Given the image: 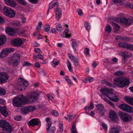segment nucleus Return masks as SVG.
Listing matches in <instances>:
<instances>
[{
  "instance_id": "obj_48",
  "label": "nucleus",
  "mask_w": 133,
  "mask_h": 133,
  "mask_svg": "<svg viewBox=\"0 0 133 133\" xmlns=\"http://www.w3.org/2000/svg\"><path fill=\"white\" fill-rule=\"evenodd\" d=\"M75 116L71 115H68V118L69 121L70 122L73 119H74Z\"/></svg>"
},
{
  "instance_id": "obj_35",
  "label": "nucleus",
  "mask_w": 133,
  "mask_h": 133,
  "mask_svg": "<svg viewBox=\"0 0 133 133\" xmlns=\"http://www.w3.org/2000/svg\"><path fill=\"white\" fill-rule=\"evenodd\" d=\"M27 107L28 112L33 111L35 110V107L34 106H30Z\"/></svg>"
},
{
  "instance_id": "obj_23",
  "label": "nucleus",
  "mask_w": 133,
  "mask_h": 133,
  "mask_svg": "<svg viewBox=\"0 0 133 133\" xmlns=\"http://www.w3.org/2000/svg\"><path fill=\"white\" fill-rule=\"evenodd\" d=\"M11 9V8L8 7H4L3 8V13L5 15L7 16Z\"/></svg>"
},
{
  "instance_id": "obj_20",
  "label": "nucleus",
  "mask_w": 133,
  "mask_h": 133,
  "mask_svg": "<svg viewBox=\"0 0 133 133\" xmlns=\"http://www.w3.org/2000/svg\"><path fill=\"white\" fill-rule=\"evenodd\" d=\"M0 112L5 117L8 116V113L5 107L0 106Z\"/></svg>"
},
{
  "instance_id": "obj_9",
  "label": "nucleus",
  "mask_w": 133,
  "mask_h": 133,
  "mask_svg": "<svg viewBox=\"0 0 133 133\" xmlns=\"http://www.w3.org/2000/svg\"><path fill=\"white\" fill-rule=\"evenodd\" d=\"M12 44L15 47H19L22 45L23 43L22 39L17 38L13 39L11 41Z\"/></svg>"
},
{
  "instance_id": "obj_27",
  "label": "nucleus",
  "mask_w": 133,
  "mask_h": 133,
  "mask_svg": "<svg viewBox=\"0 0 133 133\" xmlns=\"http://www.w3.org/2000/svg\"><path fill=\"white\" fill-rule=\"evenodd\" d=\"M71 44L74 50L76 52V49L78 45L77 43L75 41H73L72 42Z\"/></svg>"
},
{
  "instance_id": "obj_55",
  "label": "nucleus",
  "mask_w": 133,
  "mask_h": 133,
  "mask_svg": "<svg viewBox=\"0 0 133 133\" xmlns=\"http://www.w3.org/2000/svg\"><path fill=\"white\" fill-rule=\"evenodd\" d=\"M31 65V64L30 63L28 62H25L24 63V64L23 65V66H29Z\"/></svg>"
},
{
  "instance_id": "obj_39",
  "label": "nucleus",
  "mask_w": 133,
  "mask_h": 133,
  "mask_svg": "<svg viewBox=\"0 0 133 133\" xmlns=\"http://www.w3.org/2000/svg\"><path fill=\"white\" fill-rule=\"evenodd\" d=\"M56 28L57 30L60 32H61L62 31V26L60 24H57L56 25Z\"/></svg>"
},
{
  "instance_id": "obj_42",
  "label": "nucleus",
  "mask_w": 133,
  "mask_h": 133,
  "mask_svg": "<svg viewBox=\"0 0 133 133\" xmlns=\"http://www.w3.org/2000/svg\"><path fill=\"white\" fill-rule=\"evenodd\" d=\"M85 27L87 30L89 31L90 29V26L89 24L87 22H85Z\"/></svg>"
},
{
  "instance_id": "obj_38",
  "label": "nucleus",
  "mask_w": 133,
  "mask_h": 133,
  "mask_svg": "<svg viewBox=\"0 0 133 133\" xmlns=\"http://www.w3.org/2000/svg\"><path fill=\"white\" fill-rule=\"evenodd\" d=\"M6 93V91L3 88H0V95H4Z\"/></svg>"
},
{
  "instance_id": "obj_50",
  "label": "nucleus",
  "mask_w": 133,
  "mask_h": 133,
  "mask_svg": "<svg viewBox=\"0 0 133 133\" xmlns=\"http://www.w3.org/2000/svg\"><path fill=\"white\" fill-rule=\"evenodd\" d=\"M52 115L55 116H57L58 115V112L56 110H54L52 111Z\"/></svg>"
},
{
  "instance_id": "obj_52",
  "label": "nucleus",
  "mask_w": 133,
  "mask_h": 133,
  "mask_svg": "<svg viewBox=\"0 0 133 133\" xmlns=\"http://www.w3.org/2000/svg\"><path fill=\"white\" fill-rule=\"evenodd\" d=\"M42 25V22H39L38 23V25L37 26L36 29L37 30H38L39 29H40L41 27V25Z\"/></svg>"
},
{
  "instance_id": "obj_5",
  "label": "nucleus",
  "mask_w": 133,
  "mask_h": 133,
  "mask_svg": "<svg viewBox=\"0 0 133 133\" xmlns=\"http://www.w3.org/2000/svg\"><path fill=\"white\" fill-rule=\"evenodd\" d=\"M20 60V57L19 54L15 53L14 54L11 58L10 63L14 66H17L19 64Z\"/></svg>"
},
{
  "instance_id": "obj_54",
  "label": "nucleus",
  "mask_w": 133,
  "mask_h": 133,
  "mask_svg": "<svg viewBox=\"0 0 133 133\" xmlns=\"http://www.w3.org/2000/svg\"><path fill=\"white\" fill-rule=\"evenodd\" d=\"M77 12L78 15L81 16H82L83 14L82 11L80 9L77 10Z\"/></svg>"
},
{
  "instance_id": "obj_10",
  "label": "nucleus",
  "mask_w": 133,
  "mask_h": 133,
  "mask_svg": "<svg viewBox=\"0 0 133 133\" xmlns=\"http://www.w3.org/2000/svg\"><path fill=\"white\" fill-rule=\"evenodd\" d=\"M119 19L121 23L125 25H130L132 22V20L130 18L121 17Z\"/></svg>"
},
{
  "instance_id": "obj_32",
  "label": "nucleus",
  "mask_w": 133,
  "mask_h": 133,
  "mask_svg": "<svg viewBox=\"0 0 133 133\" xmlns=\"http://www.w3.org/2000/svg\"><path fill=\"white\" fill-rule=\"evenodd\" d=\"M125 48L133 50V45L127 43Z\"/></svg>"
},
{
  "instance_id": "obj_43",
  "label": "nucleus",
  "mask_w": 133,
  "mask_h": 133,
  "mask_svg": "<svg viewBox=\"0 0 133 133\" xmlns=\"http://www.w3.org/2000/svg\"><path fill=\"white\" fill-rule=\"evenodd\" d=\"M89 49L88 48H85L84 50V52L85 54L87 55H89Z\"/></svg>"
},
{
  "instance_id": "obj_16",
  "label": "nucleus",
  "mask_w": 133,
  "mask_h": 133,
  "mask_svg": "<svg viewBox=\"0 0 133 133\" xmlns=\"http://www.w3.org/2000/svg\"><path fill=\"white\" fill-rule=\"evenodd\" d=\"M97 110L99 114L101 115H104V109L101 104H98L96 105Z\"/></svg>"
},
{
  "instance_id": "obj_28",
  "label": "nucleus",
  "mask_w": 133,
  "mask_h": 133,
  "mask_svg": "<svg viewBox=\"0 0 133 133\" xmlns=\"http://www.w3.org/2000/svg\"><path fill=\"white\" fill-rule=\"evenodd\" d=\"M69 30L68 28H67L65 29L64 32L63 33V36L65 37H70L71 36V35L68 34Z\"/></svg>"
},
{
  "instance_id": "obj_49",
  "label": "nucleus",
  "mask_w": 133,
  "mask_h": 133,
  "mask_svg": "<svg viewBox=\"0 0 133 133\" xmlns=\"http://www.w3.org/2000/svg\"><path fill=\"white\" fill-rule=\"evenodd\" d=\"M50 26L49 25H47L46 27L44 28V31L46 32L48 31L50 29Z\"/></svg>"
},
{
  "instance_id": "obj_22",
  "label": "nucleus",
  "mask_w": 133,
  "mask_h": 133,
  "mask_svg": "<svg viewBox=\"0 0 133 133\" xmlns=\"http://www.w3.org/2000/svg\"><path fill=\"white\" fill-rule=\"evenodd\" d=\"M112 25L114 28V32L116 33H117L119 29L120 26L115 23H112Z\"/></svg>"
},
{
  "instance_id": "obj_40",
  "label": "nucleus",
  "mask_w": 133,
  "mask_h": 133,
  "mask_svg": "<svg viewBox=\"0 0 133 133\" xmlns=\"http://www.w3.org/2000/svg\"><path fill=\"white\" fill-rule=\"evenodd\" d=\"M58 126L60 132H62L63 131V124L62 123H59L58 124Z\"/></svg>"
},
{
  "instance_id": "obj_26",
  "label": "nucleus",
  "mask_w": 133,
  "mask_h": 133,
  "mask_svg": "<svg viewBox=\"0 0 133 133\" xmlns=\"http://www.w3.org/2000/svg\"><path fill=\"white\" fill-rule=\"evenodd\" d=\"M15 15V12L11 9L10 12L8 14L7 16L9 18H12L14 17Z\"/></svg>"
},
{
  "instance_id": "obj_41",
  "label": "nucleus",
  "mask_w": 133,
  "mask_h": 133,
  "mask_svg": "<svg viewBox=\"0 0 133 133\" xmlns=\"http://www.w3.org/2000/svg\"><path fill=\"white\" fill-rule=\"evenodd\" d=\"M120 39L122 41H130V38L128 37H122L120 38Z\"/></svg>"
},
{
  "instance_id": "obj_7",
  "label": "nucleus",
  "mask_w": 133,
  "mask_h": 133,
  "mask_svg": "<svg viewBox=\"0 0 133 133\" xmlns=\"http://www.w3.org/2000/svg\"><path fill=\"white\" fill-rule=\"evenodd\" d=\"M39 94L36 92L31 93L28 96L29 101L31 103H34L38 99V97Z\"/></svg>"
},
{
  "instance_id": "obj_21",
  "label": "nucleus",
  "mask_w": 133,
  "mask_h": 133,
  "mask_svg": "<svg viewBox=\"0 0 133 133\" xmlns=\"http://www.w3.org/2000/svg\"><path fill=\"white\" fill-rule=\"evenodd\" d=\"M7 48L3 50L0 54V57L3 58L9 54Z\"/></svg>"
},
{
  "instance_id": "obj_4",
  "label": "nucleus",
  "mask_w": 133,
  "mask_h": 133,
  "mask_svg": "<svg viewBox=\"0 0 133 133\" xmlns=\"http://www.w3.org/2000/svg\"><path fill=\"white\" fill-rule=\"evenodd\" d=\"M118 114L120 118L123 122H129L131 120V116L127 113L119 111L118 112Z\"/></svg>"
},
{
  "instance_id": "obj_45",
  "label": "nucleus",
  "mask_w": 133,
  "mask_h": 133,
  "mask_svg": "<svg viewBox=\"0 0 133 133\" xmlns=\"http://www.w3.org/2000/svg\"><path fill=\"white\" fill-rule=\"evenodd\" d=\"M14 119L16 121H19L21 120L22 119V117L20 116H16L14 117Z\"/></svg>"
},
{
  "instance_id": "obj_51",
  "label": "nucleus",
  "mask_w": 133,
  "mask_h": 133,
  "mask_svg": "<svg viewBox=\"0 0 133 133\" xmlns=\"http://www.w3.org/2000/svg\"><path fill=\"white\" fill-rule=\"evenodd\" d=\"M129 57V56L126 53L124 54L123 56V60L125 61L127 58Z\"/></svg>"
},
{
  "instance_id": "obj_62",
  "label": "nucleus",
  "mask_w": 133,
  "mask_h": 133,
  "mask_svg": "<svg viewBox=\"0 0 133 133\" xmlns=\"http://www.w3.org/2000/svg\"><path fill=\"white\" fill-rule=\"evenodd\" d=\"M61 14H56V18L57 20H58L60 18V16Z\"/></svg>"
},
{
  "instance_id": "obj_13",
  "label": "nucleus",
  "mask_w": 133,
  "mask_h": 133,
  "mask_svg": "<svg viewBox=\"0 0 133 133\" xmlns=\"http://www.w3.org/2000/svg\"><path fill=\"white\" fill-rule=\"evenodd\" d=\"M17 29H14L10 27L7 28L5 30L6 33L11 36L15 35L17 32Z\"/></svg>"
},
{
  "instance_id": "obj_14",
  "label": "nucleus",
  "mask_w": 133,
  "mask_h": 133,
  "mask_svg": "<svg viewBox=\"0 0 133 133\" xmlns=\"http://www.w3.org/2000/svg\"><path fill=\"white\" fill-rule=\"evenodd\" d=\"M109 117L114 122H116L118 120V118L116 113L113 111H111L109 112Z\"/></svg>"
},
{
  "instance_id": "obj_24",
  "label": "nucleus",
  "mask_w": 133,
  "mask_h": 133,
  "mask_svg": "<svg viewBox=\"0 0 133 133\" xmlns=\"http://www.w3.org/2000/svg\"><path fill=\"white\" fill-rule=\"evenodd\" d=\"M6 37L4 35L0 36V45H3L6 40Z\"/></svg>"
},
{
  "instance_id": "obj_44",
  "label": "nucleus",
  "mask_w": 133,
  "mask_h": 133,
  "mask_svg": "<svg viewBox=\"0 0 133 133\" xmlns=\"http://www.w3.org/2000/svg\"><path fill=\"white\" fill-rule=\"evenodd\" d=\"M56 14H61V9L59 8H56L55 11Z\"/></svg>"
},
{
  "instance_id": "obj_37",
  "label": "nucleus",
  "mask_w": 133,
  "mask_h": 133,
  "mask_svg": "<svg viewBox=\"0 0 133 133\" xmlns=\"http://www.w3.org/2000/svg\"><path fill=\"white\" fill-rule=\"evenodd\" d=\"M27 110V107H24L21 109L22 113L24 114H26L28 112Z\"/></svg>"
},
{
  "instance_id": "obj_33",
  "label": "nucleus",
  "mask_w": 133,
  "mask_h": 133,
  "mask_svg": "<svg viewBox=\"0 0 133 133\" xmlns=\"http://www.w3.org/2000/svg\"><path fill=\"white\" fill-rule=\"evenodd\" d=\"M49 129V130L48 131L49 133H54L56 130L55 127L53 126L50 127Z\"/></svg>"
},
{
  "instance_id": "obj_2",
  "label": "nucleus",
  "mask_w": 133,
  "mask_h": 133,
  "mask_svg": "<svg viewBox=\"0 0 133 133\" xmlns=\"http://www.w3.org/2000/svg\"><path fill=\"white\" fill-rule=\"evenodd\" d=\"M114 84L120 87H125L130 83L129 79L124 77H119L115 78L114 79Z\"/></svg>"
},
{
  "instance_id": "obj_57",
  "label": "nucleus",
  "mask_w": 133,
  "mask_h": 133,
  "mask_svg": "<svg viewBox=\"0 0 133 133\" xmlns=\"http://www.w3.org/2000/svg\"><path fill=\"white\" fill-rule=\"evenodd\" d=\"M75 63V65L76 66H77L79 64L77 58H76L73 61Z\"/></svg>"
},
{
  "instance_id": "obj_31",
  "label": "nucleus",
  "mask_w": 133,
  "mask_h": 133,
  "mask_svg": "<svg viewBox=\"0 0 133 133\" xmlns=\"http://www.w3.org/2000/svg\"><path fill=\"white\" fill-rule=\"evenodd\" d=\"M125 72L121 71H118L116 72L114 75L117 76H120L124 75L125 74Z\"/></svg>"
},
{
  "instance_id": "obj_25",
  "label": "nucleus",
  "mask_w": 133,
  "mask_h": 133,
  "mask_svg": "<svg viewBox=\"0 0 133 133\" xmlns=\"http://www.w3.org/2000/svg\"><path fill=\"white\" fill-rule=\"evenodd\" d=\"M46 121L47 123V126L48 128L46 129L48 131L51 125V122L50 121V119L49 117H47L46 118Z\"/></svg>"
},
{
  "instance_id": "obj_30",
  "label": "nucleus",
  "mask_w": 133,
  "mask_h": 133,
  "mask_svg": "<svg viewBox=\"0 0 133 133\" xmlns=\"http://www.w3.org/2000/svg\"><path fill=\"white\" fill-rule=\"evenodd\" d=\"M94 106L92 103H91L90 105L86 106L85 108V109L86 110H91L94 108Z\"/></svg>"
},
{
  "instance_id": "obj_58",
  "label": "nucleus",
  "mask_w": 133,
  "mask_h": 133,
  "mask_svg": "<svg viewBox=\"0 0 133 133\" xmlns=\"http://www.w3.org/2000/svg\"><path fill=\"white\" fill-rule=\"evenodd\" d=\"M18 2L21 4L25 5L26 4V3L24 0H20Z\"/></svg>"
},
{
  "instance_id": "obj_6",
  "label": "nucleus",
  "mask_w": 133,
  "mask_h": 133,
  "mask_svg": "<svg viewBox=\"0 0 133 133\" xmlns=\"http://www.w3.org/2000/svg\"><path fill=\"white\" fill-rule=\"evenodd\" d=\"M119 107L121 110L126 112H131L133 111V107L124 103L119 105Z\"/></svg>"
},
{
  "instance_id": "obj_53",
  "label": "nucleus",
  "mask_w": 133,
  "mask_h": 133,
  "mask_svg": "<svg viewBox=\"0 0 133 133\" xmlns=\"http://www.w3.org/2000/svg\"><path fill=\"white\" fill-rule=\"evenodd\" d=\"M87 80H88L89 82H91L94 80V78L92 77H88L87 78Z\"/></svg>"
},
{
  "instance_id": "obj_17",
  "label": "nucleus",
  "mask_w": 133,
  "mask_h": 133,
  "mask_svg": "<svg viewBox=\"0 0 133 133\" xmlns=\"http://www.w3.org/2000/svg\"><path fill=\"white\" fill-rule=\"evenodd\" d=\"M108 97L112 101L117 102L119 101L118 97L114 94L113 92L111 93L110 95H108Z\"/></svg>"
},
{
  "instance_id": "obj_19",
  "label": "nucleus",
  "mask_w": 133,
  "mask_h": 133,
  "mask_svg": "<svg viewBox=\"0 0 133 133\" xmlns=\"http://www.w3.org/2000/svg\"><path fill=\"white\" fill-rule=\"evenodd\" d=\"M4 1L8 6L11 7H15L16 6V3L13 0H4Z\"/></svg>"
},
{
  "instance_id": "obj_46",
  "label": "nucleus",
  "mask_w": 133,
  "mask_h": 133,
  "mask_svg": "<svg viewBox=\"0 0 133 133\" xmlns=\"http://www.w3.org/2000/svg\"><path fill=\"white\" fill-rule=\"evenodd\" d=\"M34 57H37L40 59H42L43 58V56L40 54L35 55L34 56Z\"/></svg>"
},
{
  "instance_id": "obj_1",
  "label": "nucleus",
  "mask_w": 133,
  "mask_h": 133,
  "mask_svg": "<svg viewBox=\"0 0 133 133\" xmlns=\"http://www.w3.org/2000/svg\"><path fill=\"white\" fill-rule=\"evenodd\" d=\"M28 101L27 97L22 95H20L14 98L12 102L14 105L17 107H20L25 105L28 103Z\"/></svg>"
},
{
  "instance_id": "obj_60",
  "label": "nucleus",
  "mask_w": 133,
  "mask_h": 133,
  "mask_svg": "<svg viewBox=\"0 0 133 133\" xmlns=\"http://www.w3.org/2000/svg\"><path fill=\"white\" fill-rule=\"evenodd\" d=\"M112 2L114 3H118L124 1V0H112Z\"/></svg>"
},
{
  "instance_id": "obj_36",
  "label": "nucleus",
  "mask_w": 133,
  "mask_h": 133,
  "mask_svg": "<svg viewBox=\"0 0 133 133\" xmlns=\"http://www.w3.org/2000/svg\"><path fill=\"white\" fill-rule=\"evenodd\" d=\"M127 43H126L123 42H120L118 43V45L120 47H122L124 48H125Z\"/></svg>"
},
{
  "instance_id": "obj_15",
  "label": "nucleus",
  "mask_w": 133,
  "mask_h": 133,
  "mask_svg": "<svg viewBox=\"0 0 133 133\" xmlns=\"http://www.w3.org/2000/svg\"><path fill=\"white\" fill-rule=\"evenodd\" d=\"M8 76L6 73L3 72L0 74V83L2 84L8 79Z\"/></svg>"
},
{
  "instance_id": "obj_29",
  "label": "nucleus",
  "mask_w": 133,
  "mask_h": 133,
  "mask_svg": "<svg viewBox=\"0 0 133 133\" xmlns=\"http://www.w3.org/2000/svg\"><path fill=\"white\" fill-rule=\"evenodd\" d=\"M124 99L125 101L128 104H130L131 101L133 99V98H132L130 97L126 96L124 97Z\"/></svg>"
},
{
  "instance_id": "obj_18",
  "label": "nucleus",
  "mask_w": 133,
  "mask_h": 133,
  "mask_svg": "<svg viewBox=\"0 0 133 133\" xmlns=\"http://www.w3.org/2000/svg\"><path fill=\"white\" fill-rule=\"evenodd\" d=\"M121 129V127H113L109 129L110 133H119Z\"/></svg>"
},
{
  "instance_id": "obj_8",
  "label": "nucleus",
  "mask_w": 133,
  "mask_h": 133,
  "mask_svg": "<svg viewBox=\"0 0 133 133\" xmlns=\"http://www.w3.org/2000/svg\"><path fill=\"white\" fill-rule=\"evenodd\" d=\"M20 83L18 88L19 90L22 91L25 89L26 87L28 85V82L26 81L23 79L22 78H20Z\"/></svg>"
},
{
  "instance_id": "obj_63",
  "label": "nucleus",
  "mask_w": 133,
  "mask_h": 133,
  "mask_svg": "<svg viewBox=\"0 0 133 133\" xmlns=\"http://www.w3.org/2000/svg\"><path fill=\"white\" fill-rule=\"evenodd\" d=\"M54 2L52 3L55 6H58V4L57 2V0H55L54 1H53Z\"/></svg>"
},
{
  "instance_id": "obj_11",
  "label": "nucleus",
  "mask_w": 133,
  "mask_h": 133,
  "mask_svg": "<svg viewBox=\"0 0 133 133\" xmlns=\"http://www.w3.org/2000/svg\"><path fill=\"white\" fill-rule=\"evenodd\" d=\"M114 90L113 89H107L105 87H103L100 89L101 92L104 95L107 96L108 97V95H109L113 92Z\"/></svg>"
},
{
  "instance_id": "obj_59",
  "label": "nucleus",
  "mask_w": 133,
  "mask_h": 133,
  "mask_svg": "<svg viewBox=\"0 0 133 133\" xmlns=\"http://www.w3.org/2000/svg\"><path fill=\"white\" fill-rule=\"evenodd\" d=\"M47 98H48V99H50L51 100H53V97L52 96H51L49 94H47Z\"/></svg>"
},
{
  "instance_id": "obj_56",
  "label": "nucleus",
  "mask_w": 133,
  "mask_h": 133,
  "mask_svg": "<svg viewBox=\"0 0 133 133\" xmlns=\"http://www.w3.org/2000/svg\"><path fill=\"white\" fill-rule=\"evenodd\" d=\"M34 51L35 52L38 53H41V50L39 48L35 49H34Z\"/></svg>"
},
{
  "instance_id": "obj_47",
  "label": "nucleus",
  "mask_w": 133,
  "mask_h": 133,
  "mask_svg": "<svg viewBox=\"0 0 133 133\" xmlns=\"http://www.w3.org/2000/svg\"><path fill=\"white\" fill-rule=\"evenodd\" d=\"M102 126L103 129L105 130L107 129L108 127L107 125L104 123H102Z\"/></svg>"
},
{
  "instance_id": "obj_34",
  "label": "nucleus",
  "mask_w": 133,
  "mask_h": 133,
  "mask_svg": "<svg viewBox=\"0 0 133 133\" xmlns=\"http://www.w3.org/2000/svg\"><path fill=\"white\" fill-rule=\"evenodd\" d=\"M112 30V28L111 26L109 25H108L105 28V31L108 33H110L111 32Z\"/></svg>"
},
{
  "instance_id": "obj_64",
  "label": "nucleus",
  "mask_w": 133,
  "mask_h": 133,
  "mask_svg": "<svg viewBox=\"0 0 133 133\" xmlns=\"http://www.w3.org/2000/svg\"><path fill=\"white\" fill-rule=\"evenodd\" d=\"M5 102V101L4 99L0 98V104H4Z\"/></svg>"
},
{
  "instance_id": "obj_3",
  "label": "nucleus",
  "mask_w": 133,
  "mask_h": 133,
  "mask_svg": "<svg viewBox=\"0 0 133 133\" xmlns=\"http://www.w3.org/2000/svg\"><path fill=\"white\" fill-rule=\"evenodd\" d=\"M0 127L2 128L3 131L7 132L10 133L12 131L11 126L5 120H0Z\"/></svg>"
},
{
  "instance_id": "obj_61",
  "label": "nucleus",
  "mask_w": 133,
  "mask_h": 133,
  "mask_svg": "<svg viewBox=\"0 0 133 133\" xmlns=\"http://www.w3.org/2000/svg\"><path fill=\"white\" fill-rule=\"evenodd\" d=\"M31 3L35 4L37 3L38 0H28Z\"/></svg>"
},
{
  "instance_id": "obj_12",
  "label": "nucleus",
  "mask_w": 133,
  "mask_h": 133,
  "mask_svg": "<svg viewBox=\"0 0 133 133\" xmlns=\"http://www.w3.org/2000/svg\"><path fill=\"white\" fill-rule=\"evenodd\" d=\"M41 123L39 119L37 118H34L28 122V125L30 126L34 127L36 125H38Z\"/></svg>"
}]
</instances>
